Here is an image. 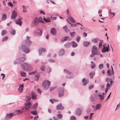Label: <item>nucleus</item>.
<instances>
[{"label": "nucleus", "instance_id": "1", "mask_svg": "<svg viewBox=\"0 0 120 120\" xmlns=\"http://www.w3.org/2000/svg\"><path fill=\"white\" fill-rule=\"evenodd\" d=\"M40 22L42 23H44L42 20V18L40 17H35L32 22L31 25V27L37 26Z\"/></svg>", "mask_w": 120, "mask_h": 120}, {"label": "nucleus", "instance_id": "2", "mask_svg": "<svg viewBox=\"0 0 120 120\" xmlns=\"http://www.w3.org/2000/svg\"><path fill=\"white\" fill-rule=\"evenodd\" d=\"M21 66L23 69L27 71H30L33 70V68L27 62L22 64Z\"/></svg>", "mask_w": 120, "mask_h": 120}, {"label": "nucleus", "instance_id": "3", "mask_svg": "<svg viewBox=\"0 0 120 120\" xmlns=\"http://www.w3.org/2000/svg\"><path fill=\"white\" fill-rule=\"evenodd\" d=\"M51 82L48 80H45L42 83V85L44 89L46 90L49 88L51 84Z\"/></svg>", "mask_w": 120, "mask_h": 120}, {"label": "nucleus", "instance_id": "4", "mask_svg": "<svg viewBox=\"0 0 120 120\" xmlns=\"http://www.w3.org/2000/svg\"><path fill=\"white\" fill-rule=\"evenodd\" d=\"M19 49L20 50L21 49L23 51L26 53H28L30 51L29 48L24 44H22L21 47H19Z\"/></svg>", "mask_w": 120, "mask_h": 120}, {"label": "nucleus", "instance_id": "5", "mask_svg": "<svg viewBox=\"0 0 120 120\" xmlns=\"http://www.w3.org/2000/svg\"><path fill=\"white\" fill-rule=\"evenodd\" d=\"M59 97H60L63 96L64 95V89L62 87L59 88L58 90Z\"/></svg>", "mask_w": 120, "mask_h": 120}, {"label": "nucleus", "instance_id": "6", "mask_svg": "<svg viewBox=\"0 0 120 120\" xmlns=\"http://www.w3.org/2000/svg\"><path fill=\"white\" fill-rule=\"evenodd\" d=\"M26 59L25 57H22L18 58L14 61L15 64H19L23 62Z\"/></svg>", "mask_w": 120, "mask_h": 120}, {"label": "nucleus", "instance_id": "7", "mask_svg": "<svg viewBox=\"0 0 120 120\" xmlns=\"http://www.w3.org/2000/svg\"><path fill=\"white\" fill-rule=\"evenodd\" d=\"M15 115V114L12 112L7 114L5 117V119L6 120H9L11 119L13 116Z\"/></svg>", "mask_w": 120, "mask_h": 120}, {"label": "nucleus", "instance_id": "8", "mask_svg": "<svg viewBox=\"0 0 120 120\" xmlns=\"http://www.w3.org/2000/svg\"><path fill=\"white\" fill-rule=\"evenodd\" d=\"M42 32L41 30L38 29L34 31L33 34L35 36L38 35L40 36L42 34Z\"/></svg>", "mask_w": 120, "mask_h": 120}, {"label": "nucleus", "instance_id": "9", "mask_svg": "<svg viewBox=\"0 0 120 120\" xmlns=\"http://www.w3.org/2000/svg\"><path fill=\"white\" fill-rule=\"evenodd\" d=\"M64 72L68 73V74L66 75V77L67 78L71 79L73 78V75H71V73L68 71L67 70L64 69Z\"/></svg>", "mask_w": 120, "mask_h": 120}, {"label": "nucleus", "instance_id": "10", "mask_svg": "<svg viewBox=\"0 0 120 120\" xmlns=\"http://www.w3.org/2000/svg\"><path fill=\"white\" fill-rule=\"evenodd\" d=\"M17 16V14L15 10H13L12 12V15L10 19H14L16 18Z\"/></svg>", "mask_w": 120, "mask_h": 120}, {"label": "nucleus", "instance_id": "11", "mask_svg": "<svg viewBox=\"0 0 120 120\" xmlns=\"http://www.w3.org/2000/svg\"><path fill=\"white\" fill-rule=\"evenodd\" d=\"M30 37L28 36H27L26 38V40L25 41V43L28 46H29L32 43L30 39Z\"/></svg>", "mask_w": 120, "mask_h": 120}, {"label": "nucleus", "instance_id": "12", "mask_svg": "<svg viewBox=\"0 0 120 120\" xmlns=\"http://www.w3.org/2000/svg\"><path fill=\"white\" fill-rule=\"evenodd\" d=\"M64 108V107L63 106L61 103L59 104L56 106V109L57 110H62Z\"/></svg>", "mask_w": 120, "mask_h": 120}, {"label": "nucleus", "instance_id": "13", "mask_svg": "<svg viewBox=\"0 0 120 120\" xmlns=\"http://www.w3.org/2000/svg\"><path fill=\"white\" fill-rule=\"evenodd\" d=\"M109 50L110 49L109 48V47H105L104 45H103V48L102 49L101 51L102 53H104L106 52H108Z\"/></svg>", "mask_w": 120, "mask_h": 120}, {"label": "nucleus", "instance_id": "14", "mask_svg": "<svg viewBox=\"0 0 120 120\" xmlns=\"http://www.w3.org/2000/svg\"><path fill=\"white\" fill-rule=\"evenodd\" d=\"M97 98V96L95 94L91 95L90 97V100L91 101H94L96 100Z\"/></svg>", "mask_w": 120, "mask_h": 120}, {"label": "nucleus", "instance_id": "15", "mask_svg": "<svg viewBox=\"0 0 120 120\" xmlns=\"http://www.w3.org/2000/svg\"><path fill=\"white\" fill-rule=\"evenodd\" d=\"M50 32L51 34L53 35H55L56 34V30L54 28H52L50 30Z\"/></svg>", "mask_w": 120, "mask_h": 120}, {"label": "nucleus", "instance_id": "16", "mask_svg": "<svg viewBox=\"0 0 120 120\" xmlns=\"http://www.w3.org/2000/svg\"><path fill=\"white\" fill-rule=\"evenodd\" d=\"M65 53V51L64 49H61L58 52V55L60 56L64 55Z\"/></svg>", "mask_w": 120, "mask_h": 120}, {"label": "nucleus", "instance_id": "17", "mask_svg": "<svg viewBox=\"0 0 120 120\" xmlns=\"http://www.w3.org/2000/svg\"><path fill=\"white\" fill-rule=\"evenodd\" d=\"M22 19V18L21 19L18 18L15 22L16 24L19 25L20 26H21L22 23V22L21 21Z\"/></svg>", "mask_w": 120, "mask_h": 120}, {"label": "nucleus", "instance_id": "18", "mask_svg": "<svg viewBox=\"0 0 120 120\" xmlns=\"http://www.w3.org/2000/svg\"><path fill=\"white\" fill-rule=\"evenodd\" d=\"M82 110L80 108H79L76 111V114L78 116H80L82 113Z\"/></svg>", "mask_w": 120, "mask_h": 120}, {"label": "nucleus", "instance_id": "19", "mask_svg": "<svg viewBox=\"0 0 120 120\" xmlns=\"http://www.w3.org/2000/svg\"><path fill=\"white\" fill-rule=\"evenodd\" d=\"M31 98L35 100L37 99V95L34 92L31 93Z\"/></svg>", "mask_w": 120, "mask_h": 120}, {"label": "nucleus", "instance_id": "20", "mask_svg": "<svg viewBox=\"0 0 120 120\" xmlns=\"http://www.w3.org/2000/svg\"><path fill=\"white\" fill-rule=\"evenodd\" d=\"M82 81L83 83V85L84 86H85L88 82V80H86L85 78H83L82 79Z\"/></svg>", "mask_w": 120, "mask_h": 120}, {"label": "nucleus", "instance_id": "21", "mask_svg": "<svg viewBox=\"0 0 120 120\" xmlns=\"http://www.w3.org/2000/svg\"><path fill=\"white\" fill-rule=\"evenodd\" d=\"M46 50L45 49L43 48H40L39 50V54L40 55L42 54V52H46Z\"/></svg>", "mask_w": 120, "mask_h": 120}, {"label": "nucleus", "instance_id": "22", "mask_svg": "<svg viewBox=\"0 0 120 120\" xmlns=\"http://www.w3.org/2000/svg\"><path fill=\"white\" fill-rule=\"evenodd\" d=\"M24 87L23 84H22L21 85H20L19 86V88L18 89V90L20 92V93L22 92L23 90V88Z\"/></svg>", "mask_w": 120, "mask_h": 120}, {"label": "nucleus", "instance_id": "23", "mask_svg": "<svg viewBox=\"0 0 120 120\" xmlns=\"http://www.w3.org/2000/svg\"><path fill=\"white\" fill-rule=\"evenodd\" d=\"M90 44V42L89 41H84L83 43V45L84 47H87Z\"/></svg>", "mask_w": 120, "mask_h": 120}, {"label": "nucleus", "instance_id": "24", "mask_svg": "<svg viewBox=\"0 0 120 120\" xmlns=\"http://www.w3.org/2000/svg\"><path fill=\"white\" fill-rule=\"evenodd\" d=\"M72 46V47L73 48L76 47L78 46V44L74 41H72L71 43Z\"/></svg>", "mask_w": 120, "mask_h": 120}, {"label": "nucleus", "instance_id": "25", "mask_svg": "<svg viewBox=\"0 0 120 120\" xmlns=\"http://www.w3.org/2000/svg\"><path fill=\"white\" fill-rule=\"evenodd\" d=\"M24 105L25 107H29L30 109L31 106V103L30 102H29L28 103H25Z\"/></svg>", "mask_w": 120, "mask_h": 120}, {"label": "nucleus", "instance_id": "26", "mask_svg": "<svg viewBox=\"0 0 120 120\" xmlns=\"http://www.w3.org/2000/svg\"><path fill=\"white\" fill-rule=\"evenodd\" d=\"M7 17L6 15L4 13L3 14L2 16L1 19L2 21H4L6 19Z\"/></svg>", "mask_w": 120, "mask_h": 120}, {"label": "nucleus", "instance_id": "27", "mask_svg": "<svg viewBox=\"0 0 120 120\" xmlns=\"http://www.w3.org/2000/svg\"><path fill=\"white\" fill-rule=\"evenodd\" d=\"M21 109L22 111H25L28 110L30 109V108L29 107H25V106L21 107Z\"/></svg>", "mask_w": 120, "mask_h": 120}, {"label": "nucleus", "instance_id": "28", "mask_svg": "<svg viewBox=\"0 0 120 120\" xmlns=\"http://www.w3.org/2000/svg\"><path fill=\"white\" fill-rule=\"evenodd\" d=\"M38 105V103H36L34 104L32 106V109L35 110L37 108Z\"/></svg>", "mask_w": 120, "mask_h": 120}, {"label": "nucleus", "instance_id": "29", "mask_svg": "<svg viewBox=\"0 0 120 120\" xmlns=\"http://www.w3.org/2000/svg\"><path fill=\"white\" fill-rule=\"evenodd\" d=\"M101 106V105L100 104H98L96 105L95 106V109H94V110H98L100 108Z\"/></svg>", "mask_w": 120, "mask_h": 120}, {"label": "nucleus", "instance_id": "30", "mask_svg": "<svg viewBox=\"0 0 120 120\" xmlns=\"http://www.w3.org/2000/svg\"><path fill=\"white\" fill-rule=\"evenodd\" d=\"M69 19L70 21V22H72V23H73L75 21V20H74V19H73V18H72L71 17H70L68 19H67V21H68V22H69V21H68V19Z\"/></svg>", "mask_w": 120, "mask_h": 120}, {"label": "nucleus", "instance_id": "31", "mask_svg": "<svg viewBox=\"0 0 120 120\" xmlns=\"http://www.w3.org/2000/svg\"><path fill=\"white\" fill-rule=\"evenodd\" d=\"M69 38V36L65 37H64L63 39L60 40V41L61 42H63L65 41H67V39Z\"/></svg>", "mask_w": 120, "mask_h": 120}, {"label": "nucleus", "instance_id": "32", "mask_svg": "<svg viewBox=\"0 0 120 120\" xmlns=\"http://www.w3.org/2000/svg\"><path fill=\"white\" fill-rule=\"evenodd\" d=\"M50 101L52 104L54 102H56L59 101V100L55 99H51L50 100Z\"/></svg>", "mask_w": 120, "mask_h": 120}, {"label": "nucleus", "instance_id": "33", "mask_svg": "<svg viewBox=\"0 0 120 120\" xmlns=\"http://www.w3.org/2000/svg\"><path fill=\"white\" fill-rule=\"evenodd\" d=\"M95 75V72H93L90 73L89 74V75L90 76V78L92 79L93 78V76Z\"/></svg>", "mask_w": 120, "mask_h": 120}, {"label": "nucleus", "instance_id": "34", "mask_svg": "<svg viewBox=\"0 0 120 120\" xmlns=\"http://www.w3.org/2000/svg\"><path fill=\"white\" fill-rule=\"evenodd\" d=\"M43 19L45 22H49L51 21V20L49 18H48L47 19H46L44 17Z\"/></svg>", "mask_w": 120, "mask_h": 120}, {"label": "nucleus", "instance_id": "35", "mask_svg": "<svg viewBox=\"0 0 120 120\" xmlns=\"http://www.w3.org/2000/svg\"><path fill=\"white\" fill-rule=\"evenodd\" d=\"M15 112L17 113V115H19L22 113V112L20 110H15Z\"/></svg>", "mask_w": 120, "mask_h": 120}, {"label": "nucleus", "instance_id": "36", "mask_svg": "<svg viewBox=\"0 0 120 120\" xmlns=\"http://www.w3.org/2000/svg\"><path fill=\"white\" fill-rule=\"evenodd\" d=\"M64 46L66 48H69L70 46V44L68 42L67 43L64 45Z\"/></svg>", "mask_w": 120, "mask_h": 120}, {"label": "nucleus", "instance_id": "37", "mask_svg": "<svg viewBox=\"0 0 120 120\" xmlns=\"http://www.w3.org/2000/svg\"><path fill=\"white\" fill-rule=\"evenodd\" d=\"M70 34L72 37H74L76 34V33L75 32H70Z\"/></svg>", "mask_w": 120, "mask_h": 120}, {"label": "nucleus", "instance_id": "38", "mask_svg": "<svg viewBox=\"0 0 120 120\" xmlns=\"http://www.w3.org/2000/svg\"><path fill=\"white\" fill-rule=\"evenodd\" d=\"M92 51V54H94L95 55H97L98 54V53L97 50H94L91 51Z\"/></svg>", "mask_w": 120, "mask_h": 120}, {"label": "nucleus", "instance_id": "39", "mask_svg": "<svg viewBox=\"0 0 120 120\" xmlns=\"http://www.w3.org/2000/svg\"><path fill=\"white\" fill-rule=\"evenodd\" d=\"M57 116L59 119H62L63 116L61 114H58L57 115Z\"/></svg>", "mask_w": 120, "mask_h": 120}, {"label": "nucleus", "instance_id": "40", "mask_svg": "<svg viewBox=\"0 0 120 120\" xmlns=\"http://www.w3.org/2000/svg\"><path fill=\"white\" fill-rule=\"evenodd\" d=\"M20 72L21 73V75L22 76L24 77L26 76V74L25 72L22 71H20Z\"/></svg>", "mask_w": 120, "mask_h": 120}, {"label": "nucleus", "instance_id": "41", "mask_svg": "<svg viewBox=\"0 0 120 120\" xmlns=\"http://www.w3.org/2000/svg\"><path fill=\"white\" fill-rule=\"evenodd\" d=\"M30 112L34 115H36L37 114V111L35 110Z\"/></svg>", "mask_w": 120, "mask_h": 120}, {"label": "nucleus", "instance_id": "42", "mask_svg": "<svg viewBox=\"0 0 120 120\" xmlns=\"http://www.w3.org/2000/svg\"><path fill=\"white\" fill-rule=\"evenodd\" d=\"M7 31L5 30H4L2 31L1 34L2 36L4 35L6 33Z\"/></svg>", "mask_w": 120, "mask_h": 120}, {"label": "nucleus", "instance_id": "43", "mask_svg": "<svg viewBox=\"0 0 120 120\" xmlns=\"http://www.w3.org/2000/svg\"><path fill=\"white\" fill-rule=\"evenodd\" d=\"M63 28L66 32H68V30H67L68 27L66 26V25L64 26Z\"/></svg>", "mask_w": 120, "mask_h": 120}, {"label": "nucleus", "instance_id": "44", "mask_svg": "<svg viewBox=\"0 0 120 120\" xmlns=\"http://www.w3.org/2000/svg\"><path fill=\"white\" fill-rule=\"evenodd\" d=\"M91 109L90 108H88L86 111V112L87 114H89L91 112Z\"/></svg>", "mask_w": 120, "mask_h": 120}, {"label": "nucleus", "instance_id": "45", "mask_svg": "<svg viewBox=\"0 0 120 120\" xmlns=\"http://www.w3.org/2000/svg\"><path fill=\"white\" fill-rule=\"evenodd\" d=\"M10 34L13 35H15V31L14 30H12L10 32Z\"/></svg>", "mask_w": 120, "mask_h": 120}, {"label": "nucleus", "instance_id": "46", "mask_svg": "<svg viewBox=\"0 0 120 120\" xmlns=\"http://www.w3.org/2000/svg\"><path fill=\"white\" fill-rule=\"evenodd\" d=\"M104 65L103 64H100L99 66V68L100 69H102Z\"/></svg>", "mask_w": 120, "mask_h": 120}, {"label": "nucleus", "instance_id": "47", "mask_svg": "<svg viewBox=\"0 0 120 120\" xmlns=\"http://www.w3.org/2000/svg\"><path fill=\"white\" fill-rule=\"evenodd\" d=\"M107 73L109 75L111 76V75L112 74L110 70L109 69L107 70Z\"/></svg>", "mask_w": 120, "mask_h": 120}, {"label": "nucleus", "instance_id": "48", "mask_svg": "<svg viewBox=\"0 0 120 120\" xmlns=\"http://www.w3.org/2000/svg\"><path fill=\"white\" fill-rule=\"evenodd\" d=\"M8 5L10 7H13V5L12 3L10 2H9L8 3Z\"/></svg>", "mask_w": 120, "mask_h": 120}, {"label": "nucleus", "instance_id": "49", "mask_svg": "<svg viewBox=\"0 0 120 120\" xmlns=\"http://www.w3.org/2000/svg\"><path fill=\"white\" fill-rule=\"evenodd\" d=\"M94 87V86L93 85H90L89 87V90H91Z\"/></svg>", "mask_w": 120, "mask_h": 120}, {"label": "nucleus", "instance_id": "50", "mask_svg": "<svg viewBox=\"0 0 120 120\" xmlns=\"http://www.w3.org/2000/svg\"><path fill=\"white\" fill-rule=\"evenodd\" d=\"M81 39V37L79 36H78L76 38V40L78 42H79Z\"/></svg>", "mask_w": 120, "mask_h": 120}, {"label": "nucleus", "instance_id": "51", "mask_svg": "<svg viewBox=\"0 0 120 120\" xmlns=\"http://www.w3.org/2000/svg\"><path fill=\"white\" fill-rule=\"evenodd\" d=\"M39 75H36L35 76V79L36 81H38L39 79Z\"/></svg>", "mask_w": 120, "mask_h": 120}, {"label": "nucleus", "instance_id": "52", "mask_svg": "<svg viewBox=\"0 0 120 120\" xmlns=\"http://www.w3.org/2000/svg\"><path fill=\"white\" fill-rule=\"evenodd\" d=\"M8 37L6 36L4 37L3 38L2 40V41H3L7 40V39H8Z\"/></svg>", "mask_w": 120, "mask_h": 120}, {"label": "nucleus", "instance_id": "53", "mask_svg": "<svg viewBox=\"0 0 120 120\" xmlns=\"http://www.w3.org/2000/svg\"><path fill=\"white\" fill-rule=\"evenodd\" d=\"M31 99V98L30 97H28L26 96V101H29Z\"/></svg>", "mask_w": 120, "mask_h": 120}, {"label": "nucleus", "instance_id": "54", "mask_svg": "<svg viewBox=\"0 0 120 120\" xmlns=\"http://www.w3.org/2000/svg\"><path fill=\"white\" fill-rule=\"evenodd\" d=\"M97 49L96 46L95 45H94L93 48L91 50V51L96 50H97Z\"/></svg>", "mask_w": 120, "mask_h": 120}, {"label": "nucleus", "instance_id": "55", "mask_svg": "<svg viewBox=\"0 0 120 120\" xmlns=\"http://www.w3.org/2000/svg\"><path fill=\"white\" fill-rule=\"evenodd\" d=\"M48 61L50 62L53 63L55 62V61L54 60L51 59H50L48 60Z\"/></svg>", "mask_w": 120, "mask_h": 120}, {"label": "nucleus", "instance_id": "56", "mask_svg": "<svg viewBox=\"0 0 120 120\" xmlns=\"http://www.w3.org/2000/svg\"><path fill=\"white\" fill-rule=\"evenodd\" d=\"M71 120H75L76 117L75 116H72L71 117Z\"/></svg>", "mask_w": 120, "mask_h": 120}, {"label": "nucleus", "instance_id": "57", "mask_svg": "<svg viewBox=\"0 0 120 120\" xmlns=\"http://www.w3.org/2000/svg\"><path fill=\"white\" fill-rule=\"evenodd\" d=\"M96 65L95 64H93V65H91V67L92 69H93L95 68V67Z\"/></svg>", "mask_w": 120, "mask_h": 120}, {"label": "nucleus", "instance_id": "58", "mask_svg": "<svg viewBox=\"0 0 120 120\" xmlns=\"http://www.w3.org/2000/svg\"><path fill=\"white\" fill-rule=\"evenodd\" d=\"M68 22L71 24V26H72L73 27H75L76 26H77L76 24H71L70 22Z\"/></svg>", "mask_w": 120, "mask_h": 120}, {"label": "nucleus", "instance_id": "59", "mask_svg": "<svg viewBox=\"0 0 120 120\" xmlns=\"http://www.w3.org/2000/svg\"><path fill=\"white\" fill-rule=\"evenodd\" d=\"M92 41L95 43H97L98 42V40L96 38H94L92 40Z\"/></svg>", "mask_w": 120, "mask_h": 120}, {"label": "nucleus", "instance_id": "60", "mask_svg": "<svg viewBox=\"0 0 120 120\" xmlns=\"http://www.w3.org/2000/svg\"><path fill=\"white\" fill-rule=\"evenodd\" d=\"M56 88V87H52L50 88L49 90L50 92H51L52 90H53L54 89H55Z\"/></svg>", "mask_w": 120, "mask_h": 120}, {"label": "nucleus", "instance_id": "61", "mask_svg": "<svg viewBox=\"0 0 120 120\" xmlns=\"http://www.w3.org/2000/svg\"><path fill=\"white\" fill-rule=\"evenodd\" d=\"M45 69V67L44 66H42V67L40 69L42 71H44Z\"/></svg>", "mask_w": 120, "mask_h": 120}, {"label": "nucleus", "instance_id": "62", "mask_svg": "<svg viewBox=\"0 0 120 120\" xmlns=\"http://www.w3.org/2000/svg\"><path fill=\"white\" fill-rule=\"evenodd\" d=\"M37 91L38 93H39L40 94H41V92L39 89H38L37 90Z\"/></svg>", "mask_w": 120, "mask_h": 120}, {"label": "nucleus", "instance_id": "63", "mask_svg": "<svg viewBox=\"0 0 120 120\" xmlns=\"http://www.w3.org/2000/svg\"><path fill=\"white\" fill-rule=\"evenodd\" d=\"M40 13L44 15H45V13L43 11H40Z\"/></svg>", "mask_w": 120, "mask_h": 120}, {"label": "nucleus", "instance_id": "64", "mask_svg": "<svg viewBox=\"0 0 120 120\" xmlns=\"http://www.w3.org/2000/svg\"><path fill=\"white\" fill-rule=\"evenodd\" d=\"M110 84L109 83H107L106 86L107 88H109L110 87Z\"/></svg>", "mask_w": 120, "mask_h": 120}]
</instances>
